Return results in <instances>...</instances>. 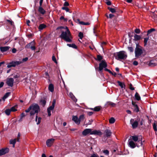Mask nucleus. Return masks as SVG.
<instances>
[{
  "instance_id": "obj_40",
  "label": "nucleus",
  "mask_w": 157,
  "mask_h": 157,
  "mask_svg": "<svg viewBox=\"0 0 157 157\" xmlns=\"http://www.w3.org/2000/svg\"><path fill=\"white\" fill-rule=\"evenodd\" d=\"M17 141L16 139H14L13 140H10V144H13V147H14V145Z\"/></svg>"
},
{
  "instance_id": "obj_55",
  "label": "nucleus",
  "mask_w": 157,
  "mask_h": 157,
  "mask_svg": "<svg viewBox=\"0 0 157 157\" xmlns=\"http://www.w3.org/2000/svg\"><path fill=\"white\" fill-rule=\"evenodd\" d=\"M41 104H42V105H43V106H44L46 103V101L44 100H42L41 101Z\"/></svg>"
},
{
  "instance_id": "obj_36",
  "label": "nucleus",
  "mask_w": 157,
  "mask_h": 157,
  "mask_svg": "<svg viewBox=\"0 0 157 157\" xmlns=\"http://www.w3.org/2000/svg\"><path fill=\"white\" fill-rule=\"evenodd\" d=\"M105 71H107L109 72L110 74H112V75L115 76L116 75V74L115 72H113L111 71L109 69H104Z\"/></svg>"
},
{
  "instance_id": "obj_14",
  "label": "nucleus",
  "mask_w": 157,
  "mask_h": 157,
  "mask_svg": "<svg viewBox=\"0 0 157 157\" xmlns=\"http://www.w3.org/2000/svg\"><path fill=\"white\" fill-rule=\"evenodd\" d=\"M134 39L133 40L134 41V42H138V41L140 40L141 39V37L140 35H137L136 34H134Z\"/></svg>"
},
{
  "instance_id": "obj_25",
  "label": "nucleus",
  "mask_w": 157,
  "mask_h": 157,
  "mask_svg": "<svg viewBox=\"0 0 157 157\" xmlns=\"http://www.w3.org/2000/svg\"><path fill=\"white\" fill-rule=\"evenodd\" d=\"M46 27V25L44 24H40L38 27L39 30L41 31Z\"/></svg>"
},
{
  "instance_id": "obj_21",
  "label": "nucleus",
  "mask_w": 157,
  "mask_h": 157,
  "mask_svg": "<svg viewBox=\"0 0 157 157\" xmlns=\"http://www.w3.org/2000/svg\"><path fill=\"white\" fill-rule=\"evenodd\" d=\"M56 101L55 99H54L53 101L52 105L51 106H50L47 109L52 111V110L54 108L56 104Z\"/></svg>"
},
{
  "instance_id": "obj_16",
  "label": "nucleus",
  "mask_w": 157,
  "mask_h": 157,
  "mask_svg": "<svg viewBox=\"0 0 157 157\" xmlns=\"http://www.w3.org/2000/svg\"><path fill=\"white\" fill-rule=\"evenodd\" d=\"M72 120L73 121H74L75 123L78 124L79 125L80 124V121L79 118H78L77 116H73L72 117Z\"/></svg>"
},
{
  "instance_id": "obj_7",
  "label": "nucleus",
  "mask_w": 157,
  "mask_h": 157,
  "mask_svg": "<svg viewBox=\"0 0 157 157\" xmlns=\"http://www.w3.org/2000/svg\"><path fill=\"white\" fill-rule=\"evenodd\" d=\"M107 64L105 60H102L99 64L98 69H107Z\"/></svg>"
},
{
  "instance_id": "obj_17",
  "label": "nucleus",
  "mask_w": 157,
  "mask_h": 157,
  "mask_svg": "<svg viewBox=\"0 0 157 157\" xmlns=\"http://www.w3.org/2000/svg\"><path fill=\"white\" fill-rule=\"evenodd\" d=\"M38 11L42 15L46 13L45 10L42 7V6L39 7Z\"/></svg>"
},
{
  "instance_id": "obj_42",
  "label": "nucleus",
  "mask_w": 157,
  "mask_h": 157,
  "mask_svg": "<svg viewBox=\"0 0 157 157\" xmlns=\"http://www.w3.org/2000/svg\"><path fill=\"white\" fill-rule=\"evenodd\" d=\"M109 121L110 124H113L115 121V120L113 117H111L109 120Z\"/></svg>"
},
{
  "instance_id": "obj_30",
  "label": "nucleus",
  "mask_w": 157,
  "mask_h": 157,
  "mask_svg": "<svg viewBox=\"0 0 157 157\" xmlns=\"http://www.w3.org/2000/svg\"><path fill=\"white\" fill-rule=\"evenodd\" d=\"M17 105H16L14 106L11 107L10 109L11 110V112H15L17 111Z\"/></svg>"
},
{
  "instance_id": "obj_12",
  "label": "nucleus",
  "mask_w": 157,
  "mask_h": 157,
  "mask_svg": "<svg viewBox=\"0 0 157 157\" xmlns=\"http://www.w3.org/2000/svg\"><path fill=\"white\" fill-rule=\"evenodd\" d=\"M13 79L10 78L7 79L6 83L9 86L12 87L13 85Z\"/></svg>"
},
{
  "instance_id": "obj_15",
  "label": "nucleus",
  "mask_w": 157,
  "mask_h": 157,
  "mask_svg": "<svg viewBox=\"0 0 157 157\" xmlns=\"http://www.w3.org/2000/svg\"><path fill=\"white\" fill-rule=\"evenodd\" d=\"M128 144L129 146L132 148H135L136 146V144L135 143L131 140H128Z\"/></svg>"
},
{
  "instance_id": "obj_62",
  "label": "nucleus",
  "mask_w": 157,
  "mask_h": 157,
  "mask_svg": "<svg viewBox=\"0 0 157 157\" xmlns=\"http://www.w3.org/2000/svg\"><path fill=\"white\" fill-rule=\"evenodd\" d=\"M133 63L134 65L136 66L138 64V62L136 61H133Z\"/></svg>"
},
{
  "instance_id": "obj_28",
  "label": "nucleus",
  "mask_w": 157,
  "mask_h": 157,
  "mask_svg": "<svg viewBox=\"0 0 157 157\" xmlns=\"http://www.w3.org/2000/svg\"><path fill=\"white\" fill-rule=\"evenodd\" d=\"M54 86L52 84H50L48 86V90L51 92H52L54 91Z\"/></svg>"
},
{
  "instance_id": "obj_6",
  "label": "nucleus",
  "mask_w": 157,
  "mask_h": 157,
  "mask_svg": "<svg viewBox=\"0 0 157 157\" xmlns=\"http://www.w3.org/2000/svg\"><path fill=\"white\" fill-rule=\"evenodd\" d=\"M25 48L27 49H31L32 50H35L36 49L35 42L33 41L26 45Z\"/></svg>"
},
{
  "instance_id": "obj_47",
  "label": "nucleus",
  "mask_w": 157,
  "mask_h": 157,
  "mask_svg": "<svg viewBox=\"0 0 157 157\" xmlns=\"http://www.w3.org/2000/svg\"><path fill=\"white\" fill-rule=\"evenodd\" d=\"M128 51L131 52H132L134 51V49L132 47H128Z\"/></svg>"
},
{
  "instance_id": "obj_8",
  "label": "nucleus",
  "mask_w": 157,
  "mask_h": 157,
  "mask_svg": "<svg viewBox=\"0 0 157 157\" xmlns=\"http://www.w3.org/2000/svg\"><path fill=\"white\" fill-rule=\"evenodd\" d=\"M130 124L132 125V128H135L137 127L138 123L137 121H134V120L131 119L130 121Z\"/></svg>"
},
{
  "instance_id": "obj_9",
  "label": "nucleus",
  "mask_w": 157,
  "mask_h": 157,
  "mask_svg": "<svg viewBox=\"0 0 157 157\" xmlns=\"http://www.w3.org/2000/svg\"><path fill=\"white\" fill-rule=\"evenodd\" d=\"M73 19L75 22H78L79 24L81 25H88L90 24V23L88 22H85L82 21H80V20L79 19H76L74 16L73 17Z\"/></svg>"
},
{
  "instance_id": "obj_19",
  "label": "nucleus",
  "mask_w": 157,
  "mask_h": 157,
  "mask_svg": "<svg viewBox=\"0 0 157 157\" xmlns=\"http://www.w3.org/2000/svg\"><path fill=\"white\" fill-rule=\"evenodd\" d=\"M105 135L108 137H110L112 134V132L110 130L108 129H106L105 131Z\"/></svg>"
},
{
  "instance_id": "obj_26",
  "label": "nucleus",
  "mask_w": 157,
  "mask_h": 157,
  "mask_svg": "<svg viewBox=\"0 0 157 157\" xmlns=\"http://www.w3.org/2000/svg\"><path fill=\"white\" fill-rule=\"evenodd\" d=\"M67 45L70 47H71L73 48L77 49V46L75 44H67Z\"/></svg>"
},
{
  "instance_id": "obj_49",
  "label": "nucleus",
  "mask_w": 157,
  "mask_h": 157,
  "mask_svg": "<svg viewBox=\"0 0 157 157\" xmlns=\"http://www.w3.org/2000/svg\"><path fill=\"white\" fill-rule=\"evenodd\" d=\"M134 32L136 34H139L140 33V30L139 29L136 28L135 29Z\"/></svg>"
},
{
  "instance_id": "obj_64",
  "label": "nucleus",
  "mask_w": 157,
  "mask_h": 157,
  "mask_svg": "<svg viewBox=\"0 0 157 157\" xmlns=\"http://www.w3.org/2000/svg\"><path fill=\"white\" fill-rule=\"evenodd\" d=\"M64 28L62 26H59V27H58L56 29V30H58L59 29H63Z\"/></svg>"
},
{
  "instance_id": "obj_46",
  "label": "nucleus",
  "mask_w": 157,
  "mask_h": 157,
  "mask_svg": "<svg viewBox=\"0 0 157 157\" xmlns=\"http://www.w3.org/2000/svg\"><path fill=\"white\" fill-rule=\"evenodd\" d=\"M78 36L80 39H82L83 36V33L81 32H80L78 33Z\"/></svg>"
},
{
  "instance_id": "obj_54",
  "label": "nucleus",
  "mask_w": 157,
  "mask_h": 157,
  "mask_svg": "<svg viewBox=\"0 0 157 157\" xmlns=\"http://www.w3.org/2000/svg\"><path fill=\"white\" fill-rule=\"evenodd\" d=\"M105 3L108 6H110L111 4V2L109 0H106Z\"/></svg>"
},
{
  "instance_id": "obj_5",
  "label": "nucleus",
  "mask_w": 157,
  "mask_h": 157,
  "mask_svg": "<svg viewBox=\"0 0 157 157\" xmlns=\"http://www.w3.org/2000/svg\"><path fill=\"white\" fill-rule=\"evenodd\" d=\"M135 44L136 45V47L135 51V56L136 57H139L143 53V51L141 48H139V47H140L139 44V42H135Z\"/></svg>"
},
{
  "instance_id": "obj_24",
  "label": "nucleus",
  "mask_w": 157,
  "mask_h": 157,
  "mask_svg": "<svg viewBox=\"0 0 157 157\" xmlns=\"http://www.w3.org/2000/svg\"><path fill=\"white\" fill-rule=\"evenodd\" d=\"M132 104L133 105L134 107V111L138 112L139 111V108L137 106V105L135 103H134L133 102H132Z\"/></svg>"
},
{
  "instance_id": "obj_58",
  "label": "nucleus",
  "mask_w": 157,
  "mask_h": 157,
  "mask_svg": "<svg viewBox=\"0 0 157 157\" xmlns=\"http://www.w3.org/2000/svg\"><path fill=\"white\" fill-rule=\"evenodd\" d=\"M69 3L67 2H65L64 3L63 6H64L66 7L67 6H69Z\"/></svg>"
},
{
  "instance_id": "obj_53",
  "label": "nucleus",
  "mask_w": 157,
  "mask_h": 157,
  "mask_svg": "<svg viewBox=\"0 0 157 157\" xmlns=\"http://www.w3.org/2000/svg\"><path fill=\"white\" fill-rule=\"evenodd\" d=\"M134 34H135L133 32H130L128 33V36L130 38L133 36Z\"/></svg>"
},
{
  "instance_id": "obj_18",
  "label": "nucleus",
  "mask_w": 157,
  "mask_h": 157,
  "mask_svg": "<svg viewBox=\"0 0 157 157\" xmlns=\"http://www.w3.org/2000/svg\"><path fill=\"white\" fill-rule=\"evenodd\" d=\"M10 47L9 46H5L0 47V50L1 52H5L9 50Z\"/></svg>"
},
{
  "instance_id": "obj_48",
  "label": "nucleus",
  "mask_w": 157,
  "mask_h": 157,
  "mask_svg": "<svg viewBox=\"0 0 157 157\" xmlns=\"http://www.w3.org/2000/svg\"><path fill=\"white\" fill-rule=\"evenodd\" d=\"M6 21L9 23L12 26L14 25V22L13 21H12V20H6Z\"/></svg>"
},
{
  "instance_id": "obj_20",
  "label": "nucleus",
  "mask_w": 157,
  "mask_h": 157,
  "mask_svg": "<svg viewBox=\"0 0 157 157\" xmlns=\"http://www.w3.org/2000/svg\"><path fill=\"white\" fill-rule=\"evenodd\" d=\"M101 135L102 133L99 130H94L92 131V133H91V135Z\"/></svg>"
},
{
  "instance_id": "obj_63",
  "label": "nucleus",
  "mask_w": 157,
  "mask_h": 157,
  "mask_svg": "<svg viewBox=\"0 0 157 157\" xmlns=\"http://www.w3.org/2000/svg\"><path fill=\"white\" fill-rule=\"evenodd\" d=\"M51 111L47 109V112H48V116H50L51 115Z\"/></svg>"
},
{
  "instance_id": "obj_22",
  "label": "nucleus",
  "mask_w": 157,
  "mask_h": 157,
  "mask_svg": "<svg viewBox=\"0 0 157 157\" xmlns=\"http://www.w3.org/2000/svg\"><path fill=\"white\" fill-rule=\"evenodd\" d=\"M56 101L55 99H54L53 101L52 105L51 106H50L47 109L52 111V110L54 108L56 104Z\"/></svg>"
},
{
  "instance_id": "obj_50",
  "label": "nucleus",
  "mask_w": 157,
  "mask_h": 157,
  "mask_svg": "<svg viewBox=\"0 0 157 157\" xmlns=\"http://www.w3.org/2000/svg\"><path fill=\"white\" fill-rule=\"evenodd\" d=\"M94 110L95 111H99L100 110V108L99 106H97L94 108Z\"/></svg>"
},
{
  "instance_id": "obj_44",
  "label": "nucleus",
  "mask_w": 157,
  "mask_h": 157,
  "mask_svg": "<svg viewBox=\"0 0 157 157\" xmlns=\"http://www.w3.org/2000/svg\"><path fill=\"white\" fill-rule=\"evenodd\" d=\"M149 37H146V38H144V44L145 46L147 45V43L148 40H149Z\"/></svg>"
},
{
  "instance_id": "obj_3",
  "label": "nucleus",
  "mask_w": 157,
  "mask_h": 157,
  "mask_svg": "<svg viewBox=\"0 0 157 157\" xmlns=\"http://www.w3.org/2000/svg\"><path fill=\"white\" fill-rule=\"evenodd\" d=\"M28 57H25L23 58L22 61H12L9 63H7V67L8 68H10L12 67H14L16 66H18L20 64L22 63L23 62L27 61L28 60Z\"/></svg>"
},
{
  "instance_id": "obj_4",
  "label": "nucleus",
  "mask_w": 157,
  "mask_h": 157,
  "mask_svg": "<svg viewBox=\"0 0 157 157\" xmlns=\"http://www.w3.org/2000/svg\"><path fill=\"white\" fill-rule=\"evenodd\" d=\"M71 36V35L67 34L66 32L62 31L60 36V37L66 42H72V40L70 38Z\"/></svg>"
},
{
  "instance_id": "obj_29",
  "label": "nucleus",
  "mask_w": 157,
  "mask_h": 157,
  "mask_svg": "<svg viewBox=\"0 0 157 157\" xmlns=\"http://www.w3.org/2000/svg\"><path fill=\"white\" fill-rule=\"evenodd\" d=\"M157 122L155 121L153 124V128L154 131H157Z\"/></svg>"
},
{
  "instance_id": "obj_52",
  "label": "nucleus",
  "mask_w": 157,
  "mask_h": 157,
  "mask_svg": "<svg viewBox=\"0 0 157 157\" xmlns=\"http://www.w3.org/2000/svg\"><path fill=\"white\" fill-rule=\"evenodd\" d=\"M65 27H66V31L65 32H66V33L68 35H71L70 32L69 31V29L67 27V26H66Z\"/></svg>"
},
{
  "instance_id": "obj_56",
  "label": "nucleus",
  "mask_w": 157,
  "mask_h": 157,
  "mask_svg": "<svg viewBox=\"0 0 157 157\" xmlns=\"http://www.w3.org/2000/svg\"><path fill=\"white\" fill-rule=\"evenodd\" d=\"M103 152L106 155H108L109 154V151L107 150L103 151Z\"/></svg>"
},
{
  "instance_id": "obj_37",
  "label": "nucleus",
  "mask_w": 157,
  "mask_h": 157,
  "mask_svg": "<svg viewBox=\"0 0 157 157\" xmlns=\"http://www.w3.org/2000/svg\"><path fill=\"white\" fill-rule=\"evenodd\" d=\"M117 83H118V85L121 86V87L122 88L124 87L125 86V85L123 83L120 82V81H118Z\"/></svg>"
},
{
  "instance_id": "obj_60",
  "label": "nucleus",
  "mask_w": 157,
  "mask_h": 157,
  "mask_svg": "<svg viewBox=\"0 0 157 157\" xmlns=\"http://www.w3.org/2000/svg\"><path fill=\"white\" fill-rule=\"evenodd\" d=\"M129 88L132 90H134V88L132 86V85L131 84L129 85Z\"/></svg>"
},
{
  "instance_id": "obj_39",
  "label": "nucleus",
  "mask_w": 157,
  "mask_h": 157,
  "mask_svg": "<svg viewBox=\"0 0 157 157\" xmlns=\"http://www.w3.org/2000/svg\"><path fill=\"white\" fill-rule=\"evenodd\" d=\"M85 118L84 115V114H82L80 116L79 119L80 121V123L81 121H83Z\"/></svg>"
},
{
  "instance_id": "obj_11",
  "label": "nucleus",
  "mask_w": 157,
  "mask_h": 157,
  "mask_svg": "<svg viewBox=\"0 0 157 157\" xmlns=\"http://www.w3.org/2000/svg\"><path fill=\"white\" fill-rule=\"evenodd\" d=\"M92 133V131L91 129L87 128L85 129L82 132V135L84 136H86L87 135L90 134L91 135V133Z\"/></svg>"
},
{
  "instance_id": "obj_27",
  "label": "nucleus",
  "mask_w": 157,
  "mask_h": 157,
  "mask_svg": "<svg viewBox=\"0 0 157 157\" xmlns=\"http://www.w3.org/2000/svg\"><path fill=\"white\" fill-rule=\"evenodd\" d=\"M37 118H38V116L37 115V114H36V115L35 121H36V124H40V122L41 118L40 117H39L38 118V120H37Z\"/></svg>"
},
{
  "instance_id": "obj_2",
  "label": "nucleus",
  "mask_w": 157,
  "mask_h": 157,
  "mask_svg": "<svg viewBox=\"0 0 157 157\" xmlns=\"http://www.w3.org/2000/svg\"><path fill=\"white\" fill-rule=\"evenodd\" d=\"M114 55L116 59L121 60L126 59L127 57V53L124 51H120L114 53Z\"/></svg>"
},
{
  "instance_id": "obj_41",
  "label": "nucleus",
  "mask_w": 157,
  "mask_h": 157,
  "mask_svg": "<svg viewBox=\"0 0 157 157\" xmlns=\"http://www.w3.org/2000/svg\"><path fill=\"white\" fill-rule=\"evenodd\" d=\"M62 9L63 10H65L67 12H69L70 13H71V12L70 11L69 9L67 7L63 6L62 7Z\"/></svg>"
},
{
  "instance_id": "obj_10",
  "label": "nucleus",
  "mask_w": 157,
  "mask_h": 157,
  "mask_svg": "<svg viewBox=\"0 0 157 157\" xmlns=\"http://www.w3.org/2000/svg\"><path fill=\"white\" fill-rule=\"evenodd\" d=\"M54 141L55 139L53 138L48 139L46 142L47 146L48 147H51L54 143Z\"/></svg>"
},
{
  "instance_id": "obj_13",
  "label": "nucleus",
  "mask_w": 157,
  "mask_h": 157,
  "mask_svg": "<svg viewBox=\"0 0 157 157\" xmlns=\"http://www.w3.org/2000/svg\"><path fill=\"white\" fill-rule=\"evenodd\" d=\"M9 151V149L8 148L2 149L0 150V156L4 155L7 153Z\"/></svg>"
},
{
  "instance_id": "obj_33",
  "label": "nucleus",
  "mask_w": 157,
  "mask_h": 157,
  "mask_svg": "<svg viewBox=\"0 0 157 157\" xmlns=\"http://www.w3.org/2000/svg\"><path fill=\"white\" fill-rule=\"evenodd\" d=\"M10 92H7L6 93L4 96L2 98V99L4 101L10 95Z\"/></svg>"
},
{
  "instance_id": "obj_45",
  "label": "nucleus",
  "mask_w": 157,
  "mask_h": 157,
  "mask_svg": "<svg viewBox=\"0 0 157 157\" xmlns=\"http://www.w3.org/2000/svg\"><path fill=\"white\" fill-rule=\"evenodd\" d=\"M11 112V110L9 109H8L5 110V113L7 115H9L10 114Z\"/></svg>"
},
{
  "instance_id": "obj_34",
  "label": "nucleus",
  "mask_w": 157,
  "mask_h": 157,
  "mask_svg": "<svg viewBox=\"0 0 157 157\" xmlns=\"http://www.w3.org/2000/svg\"><path fill=\"white\" fill-rule=\"evenodd\" d=\"M132 139L135 142L138 141V138L137 136H132L131 137Z\"/></svg>"
},
{
  "instance_id": "obj_57",
  "label": "nucleus",
  "mask_w": 157,
  "mask_h": 157,
  "mask_svg": "<svg viewBox=\"0 0 157 157\" xmlns=\"http://www.w3.org/2000/svg\"><path fill=\"white\" fill-rule=\"evenodd\" d=\"M20 137V133H19L17 135V139H16L17 141L18 142L19 141Z\"/></svg>"
},
{
  "instance_id": "obj_51",
  "label": "nucleus",
  "mask_w": 157,
  "mask_h": 157,
  "mask_svg": "<svg viewBox=\"0 0 157 157\" xmlns=\"http://www.w3.org/2000/svg\"><path fill=\"white\" fill-rule=\"evenodd\" d=\"M52 60L56 63H57V61L56 60V57L54 56V55H53V56H52Z\"/></svg>"
},
{
  "instance_id": "obj_38",
  "label": "nucleus",
  "mask_w": 157,
  "mask_h": 157,
  "mask_svg": "<svg viewBox=\"0 0 157 157\" xmlns=\"http://www.w3.org/2000/svg\"><path fill=\"white\" fill-rule=\"evenodd\" d=\"M107 104L111 106L112 107L115 106L116 105V104L111 101H109L107 102Z\"/></svg>"
},
{
  "instance_id": "obj_32",
  "label": "nucleus",
  "mask_w": 157,
  "mask_h": 157,
  "mask_svg": "<svg viewBox=\"0 0 157 157\" xmlns=\"http://www.w3.org/2000/svg\"><path fill=\"white\" fill-rule=\"evenodd\" d=\"M103 59V57L100 55H98L97 56L96 60L98 61H101Z\"/></svg>"
},
{
  "instance_id": "obj_61",
  "label": "nucleus",
  "mask_w": 157,
  "mask_h": 157,
  "mask_svg": "<svg viewBox=\"0 0 157 157\" xmlns=\"http://www.w3.org/2000/svg\"><path fill=\"white\" fill-rule=\"evenodd\" d=\"M25 116H26V115L24 113H22L21 115V119H22L23 118V117H25Z\"/></svg>"
},
{
  "instance_id": "obj_59",
  "label": "nucleus",
  "mask_w": 157,
  "mask_h": 157,
  "mask_svg": "<svg viewBox=\"0 0 157 157\" xmlns=\"http://www.w3.org/2000/svg\"><path fill=\"white\" fill-rule=\"evenodd\" d=\"M90 157H99L98 155L97 154H93Z\"/></svg>"
},
{
  "instance_id": "obj_23",
  "label": "nucleus",
  "mask_w": 157,
  "mask_h": 157,
  "mask_svg": "<svg viewBox=\"0 0 157 157\" xmlns=\"http://www.w3.org/2000/svg\"><path fill=\"white\" fill-rule=\"evenodd\" d=\"M117 9V7H115L114 8H112L110 7H108V9L109 10L111 13H113L116 12V10Z\"/></svg>"
},
{
  "instance_id": "obj_31",
  "label": "nucleus",
  "mask_w": 157,
  "mask_h": 157,
  "mask_svg": "<svg viewBox=\"0 0 157 157\" xmlns=\"http://www.w3.org/2000/svg\"><path fill=\"white\" fill-rule=\"evenodd\" d=\"M135 97L136 100L139 101L140 99V97L139 94L136 92L135 95Z\"/></svg>"
},
{
  "instance_id": "obj_1",
  "label": "nucleus",
  "mask_w": 157,
  "mask_h": 157,
  "mask_svg": "<svg viewBox=\"0 0 157 157\" xmlns=\"http://www.w3.org/2000/svg\"><path fill=\"white\" fill-rule=\"evenodd\" d=\"M40 111V108L39 106L36 104H33L31 105L29 107L25 110L26 113L30 112V116H32L36 114L37 115L38 113Z\"/></svg>"
},
{
  "instance_id": "obj_43",
  "label": "nucleus",
  "mask_w": 157,
  "mask_h": 157,
  "mask_svg": "<svg viewBox=\"0 0 157 157\" xmlns=\"http://www.w3.org/2000/svg\"><path fill=\"white\" fill-rule=\"evenodd\" d=\"M149 66H154L156 65V64L154 62V61H151L149 64Z\"/></svg>"
},
{
  "instance_id": "obj_35",
  "label": "nucleus",
  "mask_w": 157,
  "mask_h": 157,
  "mask_svg": "<svg viewBox=\"0 0 157 157\" xmlns=\"http://www.w3.org/2000/svg\"><path fill=\"white\" fill-rule=\"evenodd\" d=\"M155 31V29L154 28H152V29H150L149 30H148V31L147 32V35L148 36V35L149 34H150L151 33H152V32H153V31Z\"/></svg>"
}]
</instances>
